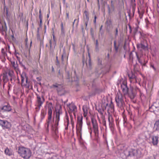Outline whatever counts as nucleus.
Here are the masks:
<instances>
[{
	"mask_svg": "<svg viewBox=\"0 0 159 159\" xmlns=\"http://www.w3.org/2000/svg\"><path fill=\"white\" fill-rule=\"evenodd\" d=\"M46 109L48 111V119L47 120V127L48 128L49 126H52L54 119L52 118V114L53 107L52 104L51 102L47 103L46 106Z\"/></svg>",
	"mask_w": 159,
	"mask_h": 159,
	"instance_id": "f257e3e1",
	"label": "nucleus"
},
{
	"mask_svg": "<svg viewBox=\"0 0 159 159\" xmlns=\"http://www.w3.org/2000/svg\"><path fill=\"white\" fill-rule=\"evenodd\" d=\"M18 153L23 158L27 159L31 156V152L30 149L24 147H20L18 151Z\"/></svg>",
	"mask_w": 159,
	"mask_h": 159,
	"instance_id": "f03ea898",
	"label": "nucleus"
},
{
	"mask_svg": "<svg viewBox=\"0 0 159 159\" xmlns=\"http://www.w3.org/2000/svg\"><path fill=\"white\" fill-rule=\"evenodd\" d=\"M115 101L118 107H121L124 104L123 96L120 92H118L116 94L115 98Z\"/></svg>",
	"mask_w": 159,
	"mask_h": 159,
	"instance_id": "7ed1b4c3",
	"label": "nucleus"
},
{
	"mask_svg": "<svg viewBox=\"0 0 159 159\" xmlns=\"http://www.w3.org/2000/svg\"><path fill=\"white\" fill-rule=\"evenodd\" d=\"M125 154L127 156L132 157L136 156L138 158L140 157L141 152L139 150L132 149L130 150L125 152Z\"/></svg>",
	"mask_w": 159,
	"mask_h": 159,
	"instance_id": "20e7f679",
	"label": "nucleus"
},
{
	"mask_svg": "<svg viewBox=\"0 0 159 159\" xmlns=\"http://www.w3.org/2000/svg\"><path fill=\"white\" fill-rule=\"evenodd\" d=\"M91 121L93 124L94 132L96 136L98 135L99 131L98 124L97 120L94 118H92Z\"/></svg>",
	"mask_w": 159,
	"mask_h": 159,
	"instance_id": "39448f33",
	"label": "nucleus"
},
{
	"mask_svg": "<svg viewBox=\"0 0 159 159\" xmlns=\"http://www.w3.org/2000/svg\"><path fill=\"white\" fill-rule=\"evenodd\" d=\"M83 117L82 116H79L77 117V122L76 128L77 131L79 132L81 130L82 125Z\"/></svg>",
	"mask_w": 159,
	"mask_h": 159,
	"instance_id": "423d86ee",
	"label": "nucleus"
},
{
	"mask_svg": "<svg viewBox=\"0 0 159 159\" xmlns=\"http://www.w3.org/2000/svg\"><path fill=\"white\" fill-rule=\"evenodd\" d=\"M53 86L57 88V90L59 95H62L64 94L65 90L63 86L61 85L55 84L53 85Z\"/></svg>",
	"mask_w": 159,
	"mask_h": 159,
	"instance_id": "0eeeda50",
	"label": "nucleus"
},
{
	"mask_svg": "<svg viewBox=\"0 0 159 159\" xmlns=\"http://www.w3.org/2000/svg\"><path fill=\"white\" fill-rule=\"evenodd\" d=\"M0 125L4 129H9L11 127V124L7 120H0Z\"/></svg>",
	"mask_w": 159,
	"mask_h": 159,
	"instance_id": "6e6552de",
	"label": "nucleus"
},
{
	"mask_svg": "<svg viewBox=\"0 0 159 159\" xmlns=\"http://www.w3.org/2000/svg\"><path fill=\"white\" fill-rule=\"evenodd\" d=\"M158 137L157 136H152L150 137L151 142L154 146L157 145L158 143Z\"/></svg>",
	"mask_w": 159,
	"mask_h": 159,
	"instance_id": "1a4fd4ad",
	"label": "nucleus"
},
{
	"mask_svg": "<svg viewBox=\"0 0 159 159\" xmlns=\"http://www.w3.org/2000/svg\"><path fill=\"white\" fill-rule=\"evenodd\" d=\"M68 107L69 108V111L71 112H73L74 115H75V112L76 111L77 108L74 103H71L68 105Z\"/></svg>",
	"mask_w": 159,
	"mask_h": 159,
	"instance_id": "9d476101",
	"label": "nucleus"
},
{
	"mask_svg": "<svg viewBox=\"0 0 159 159\" xmlns=\"http://www.w3.org/2000/svg\"><path fill=\"white\" fill-rule=\"evenodd\" d=\"M44 101V99L43 97H41L39 95L37 96V102L39 107L40 108L42 106Z\"/></svg>",
	"mask_w": 159,
	"mask_h": 159,
	"instance_id": "9b49d317",
	"label": "nucleus"
},
{
	"mask_svg": "<svg viewBox=\"0 0 159 159\" xmlns=\"http://www.w3.org/2000/svg\"><path fill=\"white\" fill-rule=\"evenodd\" d=\"M7 30V28L6 22L4 21L0 22V31H5Z\"/></svg>",
	"mask_w": 159,
	"mask_h": 159,
	"instance_id": "f8f14e48",
	"label": "nucleus"
},
{
	"mask_svg": "<svg viewBox=\"0 0 159 159\" xmlns=\"http://www.w3.org/2000/svg\"><path fill=\"white\" fill-rule=\"evenodd\" d=\"M0 109L1 110H3L4 111H9L11 109V107L9 104H7V105H4L0 107Z\"/></svg>",
	"mask_w": 159,
	"mask_h": 159,
	"instance_id": "ddd939ff",
	"label": "nucleus"
},
{
	"mask_svg": "<svg viewBox=\"0 0 159 159\" xmlns=\"http://www.w3.org/2000/svg\"><path fill=\"white\" fill-rule=\"evenodd\" d=\"M121 88L124 94H127L128 93V89L126 84H123L121 85Z\"/></svg>",
	"mask_w": 159,
	"mask_h": 159,
	"instance_id": "4468645a",
	"label": "nucleus"
},
{
	"mask_svg": "<svg viewBox=\"0 0 159 159\" xmlns=\"http://www.w3.org/2000/svg\"><path fill=\"white\" fill-rule=\"evenodd\" d=\"M108 118L110 127H112L113 125L114 121L112 116L110 115H109Z\"/></svg>",
	"mask_w": 159,
	"mask_h": 159,
	"instance_id": "2eb2a0df",
	"label": "nucleus"
},
{
	"mask_svg": "<svg viewBox=\"0 0 159 159\" xmlns=\"http://www.w3.org/2000/svg\"><path fill=\"white\" fill-rule=\"evenodd\" d=\"M129 77L130 80V81L132 82V81L133 82H137V79L135 76L132 74H130L129 75Z\"/></svg>",
	"mask_w": 159,
	"mask_h": 159,
	"instance_id": "dca6fc26",
	"label": "nucleus"
},
{
	"mask_svg": "<svg viewBox=\"0 0 159 159\" xmlns=\"http://www.w3.org/2000/svg\"><path fill=\"white\" fill-rule=\"evenodd\" d=\"M60 120V112L59 111H56V119L55 123L57 125H58V122Z\"/></svg>",
	"mask_w": 159,
	"mask_h": 159,
	"instance_id": "f3484780",
	"label": "nucleus"
},
{
	"mask_svg": "<svg viewBox=\"0 0 159 159\" xmlns=\"http://www.w3.org/2000/svg\"><path fill=\"white\" fill-rule=\"evenodd\" d=\"M137 48L140 50H141L142 49H145L147 48V47L146 46L144 45L142 43L137 44Z\"/></svg>",
	"mask_w": 159,
	"mask_h": 159,
	"instance_id": "a211bd4d",
	"label": "nucleus"
},
{
	"mask_svg": "<svg viewBox=\"0 0 159 159\" xmlns=\"http://www.w3.org/2000/svg\"><path fill=\"white\" fill-rule=\"evenodd\" d=\"M54 37V36L53 35V42H52V41L50 39L49 41L50 46L51 48H52L53 47H54V48L55 47V46L56 44V42L55 41Z\"/></svg>",
	"mask_w": 159,
	"mask_h": 159,
	"instance_id": "6ab92c4d",
	"label": "nucleus"
},
{
	"mask_svg": "<svg viewBox=\"0 0 159 159\" xmlns=\"http://www.w3.org/2000/svg\"><path fill=\"white\" fill-rule=\"evenodd\" d=\"M154 129L156 130H159V120L155 122L154 125Z\"/></svg>",
	"mask_w": 159,
	"mask_h": 159,
	"instance_id": "aec40b11",
	"label": "nucleus"
},
{
	"mask_svg": "<svg viewBox=\"0 0 159 159\" xmlns=\"http://www.w3.org/2000/svg\"><path fill=\"white\" fill-rule=\"evenodd\" d=\"M11 64L15 70L17 71L18 70V65L17 63H16L15 61H11Z\"/></svg>",
	"mask_w": 159,
	"mask_h": 159,
	"instance_id": "412c9836",
	"label": "nucleus"
},
{
	"mask_svg": "<svg viewBox=\"0 0 159 159\" xmlns=\"http://www.w3.org/2000/svg\"><path fill=\"white\" fill-rule=\"evenodd\" d=\"M57 126L58 125H56L55 123V125L54 126L53 125L51 127L52 129L54 131L56 134H57V133H58V128L57 127Z\"/></svg>",
	"mask_w": 159,
	"mask_h": 159,
	"instance_id": "4be33fe9",
	"label": "nucleus"
},
{
	"mask_svg": "<svg viewBox=\"0 0 159 159\" xmlns=\"http://www.w3.org/2000/svg\"><path fill=\"white\" fill-rule=\"evenodd\" d=\"M83 110L84 112V117H85L86 116L88 112V108L86 107H83Z\"/></svg>",
	"mask_w": 159,
	"mask_h": 159,
	"instance_id": "5701e85b",
	"label": "nucleus"
},
{
	"mask_svg": "<svg viewBox=\"0 0 159 159\" xmlns=\"http://www.w3.org/2000/svg\"><path fill=\"white\" fill-rule=\"evenodd\" d=\"M5 153L8 156H11L12 154L11 151L8 148H7L4 151Z\"/></svg>",
	"mask_w": 159,
	"mask_h": 159,
	"instance_id": "b1692460",
	"label": "nucleus"
},
{
	"mask_svg": "<svg viewBox=\"0 0 159 159\" xmlns=\"http://www.w3.org/2000/svg\"><path fill=\"white\" fill-rule=\"evenodd\" d=\"M89 59L88 62H86V63L88 67L90 68L91 67V59L90 57L89 54Z\"/></svg>",
	"mask_w": 159,
	"mask_h": 159,
	"instance_id": "393cba45",
	"label": "nucleus"
},
{
	"mask_svg": "<svg viewBox=\"0 0 159 159\" xmlns=\"http://www.w3.org/2000/svg\"><path fill=\"white\" fill-rule=\"evenodd\" d=\"M4 12L6 15L7 16L8 15V9L7 7L5 5V2H4Z\"/></svg>",
	"mask_w": 159,
	"mask_h": 159,
	"instance_id": "a878e982",
	"label": "nucleus"
},
{
	"mask_svg": "<svg viewBox=\"0 0 159 159\" xmlns=\"http://www.w3.org/2000/svg\"><path fill=\"white\" fill-rule=\"evenodd\" d=\"M8 75L11 77H13L14 76L13 71L12 70H9L8 71Z\"/></svg>",
	"mask_w": 159,
	"mask_h": 159,
	"instance_id": "bb28decb",
	"label": "nucleus"
},
{
	"mask_svg": "<svg viewBox=\"0 0 159 159\" xmlns=\"http://www.w3.org/2000/svg\"><path fill=\"white\" fill-rule=\"evenodd\" d=\"M2 80L4 83L6 82L7 81V78L6 75H3Z\"/></svg>",
	"mask_w": 159,
	"mask_h": 159,
	"instance_id": "cd10ccee",
	"label": "nucleus"
},
{
	"mask_svg": "<svg viewBox=\"0 0 159 159\" xmlns=\"http://www.w3.org/2000/svg\"><path fill=\"white\" fill-rule=\"evenodd\" d=\"M114 45L115 49L116 52H118V47L116 46V41L115 40L114 41Z\"/></svg>",
	"mask_w": 159,
	"mask_h": 159,
	"instance_id": "c85d7f7f",
	"label": "nucleus"
},
{
	"mask_svg": "<svg viewBox=\"0 0 159 159\" xmlns=\"http://www.w3.org/2000/svg\"><path fill=\"white\" fill-rule=\"evenodd\" d=\"M25 42H26V47L28 49H30V48L31 47V44H32V41H31L30 42V47L29 48V47H28V45L27 44V41H28V39H25Z\"/></svg>",
	"mask_w": 159,
	"mask_h": 159,
	"instance_id": "c756f323",
	"label": "nucleus"
},
{
	"mask_svg": "<svg viewBox=\"0 0 159 159\" xmlns=\"http://www.w3.org/2000/svg\"><path fill=\"white\" fill-rule=\"evenodd\" d=\"M26 84H23V85L24 86H26L28 87H29V83H28V79L26 78Z\"/></svg>",
	"mask_w": 159,
	"mask_h": 159,
	"instance_id": "7c9ffc66",
	"label": "nucleus"
},
{
	"mask_svg": "<svg viewBox=\"0 0 159 159\" xmlns=\"http://www.w3.org/2000/svg\"><path fill=\"white\" fill-rule=\"evenodd\" d=\"M79 141L80 143L82 145H84V143L83 142V141L82 140V139H81V138L79 140Z\"/></svg>",
	"mask_w": 159,
	"mask_h": 159,
	"instance_id": "2f4dec72",
	"label": "nucleus"
},
{
	"mask_svg": "<svg viewBox=\"0 0 159 159\" xmlns=\"http://www.w3.org/2000/svg\"><path fill=\"white\" fill-rule=\"evenodd\" d=\"M136 55L137 57V59L138 60L139 62L141 63V61L137 52H136Z\"/></svg>",
	"mask_w": 159,
	"mask_h": 159,
	"instance_id": "473e14b6",
	"label": "nucleus"
},
{
	"mask_svg": "<svg viewBox=\"0 0 159 159\" xmlns=\"http://www.w3.org/2000/svg\"><path fill=\"white\" fill-rule=\"evenodd\" d=\"M85 20H87V21H88V20H89V17L88 16V14H85Z\"/></svg>",
	"mask_w": 159,
	"mask_h": 159,
	"instance_id": "72a5a7b5",
	"label": "nucleus"
},
{
	"mask_svg": "<svg viewBox=\"0 0 159 159\" xmlns=\"http://www.w3.org/2000/svg\"><path fill=\"white\" fill-rule=\"evenodd\" d=\"M61 31L62 33H64V29L63 28L62 23H61Z\"/></svg>",
	"mask_w": 159,
	"mask_h": 159,
	"instance_id": "f704fd0d",
	"label": "nucleus"
},
{
	"mask_svg": "<svg viewBox=\"0 0 159 159\" xmlns=\"http://www.w3.org/2000/svg\"><path fill=\"white\" fill-rule=\"evenodd\" d=\"M24 81H25V78L22 77L21 78V84H22V85H23Z\"/></svg>",
	"mask_w": 159,
	"mask_h": 159,
	"instance_id": "c9c22d12",
	"label": "nucleus"
},
{
	"mask_svg": "<svg viewBox=\"0 0 159 159\" xmlns=\"http://www.w3.org/2000/svg\"><path fill=\"white\" fill-rule=\"evenodd\" d=\"M96 49H98V41L97 40H96Z\"/></svg>",
	"mask_w": 159,
	"mask_h": 159,
	"instance_id": "e433bc0d",
	"label": "nucleus"
},
{
	"mask_svg": "<svg viewBox=\"0 0 159 159\" xmlns=\"http://www.w3.org/2000/svg\"><path fill=\"white\" fill-rule=\"evenodd\" d=\"M101 61L100 60H98V65L99 66H100V68H101Z\"/></svg>",
	"mask_w": 159,
	"mask_h": 159,
	"instance_id": "4c0bfd02",
	"label": "nucleus"
},
{
	"mask_svg": "<svg viewBox=\"0 0 159 159\" xmlns=\"http://www.w3.org/2000/svg\"><path fill=\"white\" fill-rule=\"evenodd\" d=\"M77 80L78 78L77 77H75H75H74V78L72 79V80L73 81H77Z\"/></svg>",
	"mask_w": 159,
	"mask_h": 159,
	"instance_id": "58836bf2",
	"label": "nucleus"
},
{
	"mask_svg": "<svg viewBox=\"0 0 159 159\" xmlns=\"http://www.w3.org/2000/svg\"><path fill=\"white\" fill-rule=\"evenodd\" d=\"M71 125L72 128H74V122L72 120H71Z\"/></svg>",
	"mask_w": 159,
	"mask_h": 159,
	"instance_id": "ea45409f",
	"label": "nucleus"
},
{
	"mask_svg": "<svg viewBox=\"0 0 159 159\" xmlns=\"http://www.w3.org/2000/svg\"><path fill=\"white\" fill-rule=\"evenodd\" d=\"M118 29L117 28L116 29V32H115L116 36L118 35Z\"/></svg>",
	"mask_w": 159,
	"mask_h": 159,
	"instance_id": "a19ab883",
	"label": "nucleus"
},
{
	"mask_svg": "<svg viewBox=\"0 0 159 159\" xmlns=\"http://www.w3.org/2000/svg\"><path fill=\"white\" fill-rule=\"evenodd\" d=\"M68 74V76L67 77V79H70V78L71 77L70 74L69 73H67Z\"/></svg>",
	"mask_w": 159,
	"mask_h": 159,
	"instance_id": "79ce46f5",
	"label": "nucleus"
},
{
	"mask_svg": "<svg viewBox=\"0 0 159 159\" xmlns=\"http://www.w3.org/2000/svg\"><path fill=\"white\" fill-rule=\"evenodd\" d=\"M150 66L151 67H152L153 69L154 70H155V71H156V69L155 68V67H154V65L151 64Z\"/></svg>",
	"mask_w": 159,
	"mask_h": 159,
	"instance_id": "37998d69",
	"label": "nucleus"
},
{
	"mask_svg": "<svg viewBox=\"0 0 159 159\" xmlns=\"http://www.w3.org/2000/svg\"><path fill=\"white\" fill-rule=\"evenodd\" d=\"M39 19H42V15H39Z\"/></svg>",
	"mask_w": 159,
	"mask_h": 159,
	"instance_id": "c03bdc74",
	"label": "nucleus"
},
{
	"mask_svg": "<svg viewBox=\"0 0 159 159\" xmlns=\"http://www.w3.org/2000/svg\"><path fill=\"white\" fill-rule=\"evenodd\" d=\"M94 23H96V19H97V17L96 16H94Z\"/></svg>",
	"mask_w": 159,
	"mask_h": 159,
	"instance_id": "a18cd8bd",
	"label": "nucleus"
},
{
	"mask_svg": "<svg viewBox=\"0 0 159 159\" xmlns=\"http://www.w3.org/2000/svg\"><path fill=\"white\" fill-rule=\"evenodd\" d=\"M154 158H155L153 156V157L151 156L149 157L147 159H154Z\"/></svg>",
	"mask_w": 159,
	"mask_h": 159,
	"instance_id": "49530a36",
	"label": "nucleus"
},
{
	"mask_svg": "<svg viewBox=\"0 0 159 159\" xmlns=\"http://www.w3.org/2000/svg\"><path fill=\"white\" fill-rule=\"evenodd\" d=\"M103 125H104L106 127V121L104 120L103 121Z\"/></svg>",
	"mask_w": 159,
	"mask_h": 159,
	"instance_id": "de8ad7c7",
	"label": "nucleus"
},
{
	"mask_svg": "<svg viewBox=\"0 0 159 159\" xmlns=\"http://www.w3.org/2000/svg\"><path fill=\"white\" fill-rule=\"evenodd\" d=\"M88 22V21H87V20H85V24L86 27H87V26Z\"/></svg>",
	"mask_w": 159,
	"mask_h": 159,
	"instance_id": "09e8293b",
	"label": "nucleus"
},
{
	"mask_svg": "<svg viewBox=\"0 0 159 159\" xmlns=\"http://www.w3.org/2000/svg\"><path fill=\"white\" fill-rule=\"evenodd\" d=\"M4 48H2V53H4Z\"/></svg>",
	"mask_w": 159,
	"mask_h": 159,
	"instance_id": "8fccbe9b",
	"label": "nucleus"
},
{
	"mask_svg": "<svg viewBox=\"0 0 159 159\" xmlns=\"http://www.w3.org/2000/svg\"><path fill=\"white\" fill-rule=\"evenodd\" d=\"M66 16H67V17L69 18V14L68 13H66Z\"/></svg>",
	"mask_w": 159,
	"mask_h": 159,
	"instance_id": "3c124183",
	"label": "nucleus"
},
{
	"mask_svg": "<svg viewBox=\"0 0 159 159\" xmlns=\"http://www.w3.org/2000/svg\"><path fill=\"white\" fill-rule=\"evenodd\" d=\"M56 61H57V63H59V61L58 60L57 57H56Z\"/></svg>",
	"mask_w": 159,
	"mask_h": 159,
	"instance_id": "603ef678",
	"label": "nucleus"
},
{
	"mask_svg": "<svg viewBox=\"0 0 159 159\" xmlns=\"http://www.w3.org/2000/svg\"><path fill=\"white\" fill-rule=\"evenodd\" d=\"M52 71H54V68L53 67V66H52Z\"/></svg>",
	"mask_w": 159,
	"mask_h": 159,
	"instance_id": "864d4df0",
	"label": "nucleus"
},
{
	"mask_svg": "<svg viewBox=\"0 0 159 159\" xmlns=\"http://www.w3.org/2000/svg\"><path fill=\"white\" fill-rule=\"evenodd\" d=\"M102 25L100 28V31H101L102 30Z\"/></svg>",
	"mask_w": 159,
	"mask_h": 159,
	"instance_id": "5fc2aeb1",
	"label": "nucleus"
},
{
	"mask_svg": "<svg viewBox=\"0 0 159 159\" xmlns=\"http://www.w3.org/2000/svg\"><path fill=\"white\" fill-rule=\"evenodd\" d=\"M39 15H41V10H40L39 11Z\"/></svg>",
	"mask_w": 159,
	"mask_h": 159,
	"instance_id": "6e6d98bb",
	"label": "nucleus"
},
{
	"mask_svg": "<svg viewBox=\"0 0 159 159\" xmlns=\"http://www.w3.org/2000/svg\"><path fill=\"white\" fill-rule=\"evenodd\" d=\"M40 24L41 25L42 24V19H40Z\"/></svg>",
	"mask_w": 159,
	"mask_h": 159,
	"instance_id": "4d7b16f0",
	"label": "nucleus"
},
{
	"mask_svg": "<svg viewBox=\"0 0 159 159\" xmlns=\"http://www.w3.org/2000/svg\"><path fill=\"white\" fill-rule=\"evenodd\" d=\"M2 83V80L1 78H0V84H1Z\"/></svg>",
	"mask_w": 159,
	"mask_h": 159,
	"instance_id": "13d9d810",
	"label": "nucleus"
},
{
	"mask_svg": "<svg viewBox=\"0 0 159 159\" xmlns=\"http://www.w3.org/2000/svg\"><path fill=\"white\" fill-rule=\"evenodd\" d=\"M84 13H85V14H88L87 11H84Z\"/></svg>",
	"mask_w": 159,
	"mask_h": 159,
	"instance_id": "bf43d9fd",
	"label": "nucleus"
},
{
	"mask_svg": "<svg viewBox=\"0 0 159 159\" xmlns=\"http://www.w3.org/2000/svg\"><path fill=\"white\" fill-rule=\"evenodd\" d=\"M84 59H83V64H84Z\"/></svg>",
	"mask_w": 159,
	"mask_h": 159,
	"instance_id": "052dcab7",
	"label": "nucleus"
},
{
	"mask_svg": "<svg viewBox=\"0 0 159 159\" xmlns=\"http://www.w3.org/2000/svg\"><path fill=\"white\" fill-rule=\"evenodd\" d=\"M13 77H11V78L10 79V80L11 81H12V78Z\"/></svg>",
	"mask_w": 159,
	"mask_h": 159,
	"instance_id": "680f3d73",
	"label": "nucleus"
},
{
	"mask_svg": "<svg viewBox=\"0 0 159 159\" xmlns=\"http://www.w3.org/2000/svg\"><path fill=\"white\" fill-rule=\"evenodd\" d=\"M47 17H49V14H48V15H47Z\"/></svg>",
	"mask_w": 159,
	"mask_h": 159,
	"instance_id": "e2e57ef3",
	"label": "nucleus"
},
{
	"mask_svg": "<svg viewBox=\"0 0 159 159\" xmlns=\"http://www.w3.org/2000/svg\"><path fill=\"white\" fill-rule=\"evenodd\" d=\"M76 20H74V23L75 22V21Z\"/></svg>",
	"mask_w": 159,
	"mask_h": 159,
	"instance_id": "0e129e2a",
	"label": "nucleus"
},
{
	"mask_svg": "<svg viewBox=\"0 0 159 159\" xmlns=\"http://www.w3.org/2000/svg\"><path fill=\"white\" fill-rule=\"evenodd\" d=\"M87 1H88V2H89V0H87Z\"/></svg>",
	"mask_w": 159,
	"mask_h": 159,
	"instance_id": "69168bd1",
	"label": "nucleus"
},
{
	"mask_svg": "<svg viewBox=\"0 0 159 159\" xmlns=\"http://www.w3.org/2000/svg\"><path fill=\"white\" fill-rule=\"evenodd\" d=\"M67 125H68V121H67Z\"/></svg>",
	"mask_w": 159,
	"mask_h": 159,
	"instance_id": "338daca9",
	"label": "nucleus"
},
{
	"mask_svg": "<svg viewBox=\"0 0 159 159\" xmlns=\"http://www.w3.org/2000/svg\"><path fill=\"white\" fill-rule=\"evenodd\" d=\"M49 159H53V158H50Z\"/></svg>",
	"mask_w": 159,
	"mask_h": 159,
	"instance_id": "774afa93",
	"label": "nucleus"
}]
</instances>
